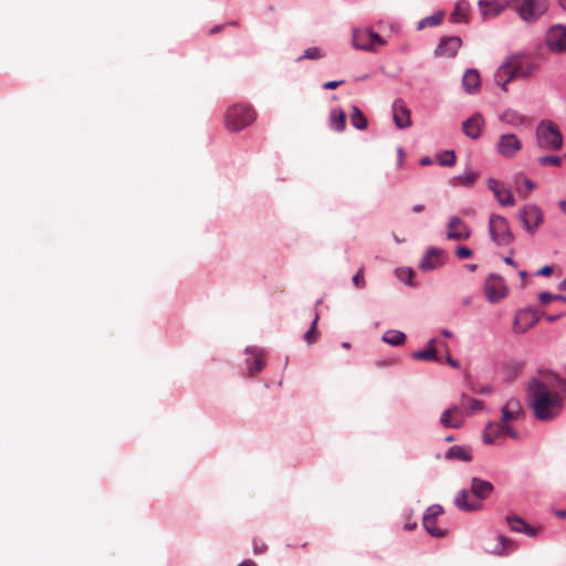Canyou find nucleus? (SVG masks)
Returning a JSON list of instances; mask_svg holds the SVG:
<instances>
[{"mask_svg": "<svg viewBox=\"0 0 566 566\" xmlns=\"http://www.w3.org/2000/svg\"><path fill=\"white\" fill-rule=\"evenodd\" d=\"M538 163L542 165V166H547V165H552V166H560L562 164V158L558 157V156H542L538 158Z\"/></svg>", "mask_w": 566, "mask_h": 566, "instance_id": "nucleus-44", "label": "nucleus"}, {"mask_svg": "<svg viewBox=\"0 0 566 566\" xmlns=\"http://www.w3.org/2000/svg\"><path fill=\"white\" fill-rule=\"evenodd\" d=\"M513 9L525 22L537 21L548 9L547 0H509Z\"/></svg>", "mask_w": 566, "mask_h": 566, "instance_id": "nucleus-5", "label": "nucleus"}, {"mask_svg": "<svg viewBox=\"0 0 566 566\" xmlns=\"http://www.w3.org/2000/svg\"><path fill=\"white\" fill-rule=\"evenodd\" d=\"M256 118L254 108L244 103L230 106L224 114L226 127L231 132H239L251 125Z\"/></svg>", "mask_w": 566, "mask_h": 566, "instance_id": "nucleus-3", "label": "nucleus"}, {"mask_svg": "<svg viewBox=\"0 0 566 566\" xmlns=\"http://www.w3.org/2000/svg\"><path fill=\"white\" fill-rule=\"evenodd\" d=\"M517 218L521 221L523 229L530 235H534L536 230L544 222V212L538 206L527 203L518 210Z\"/></svg>", "mask_w": 566, "mask_h": 566, "instance_id": "nucleus-8", "label": "nucleus"}, {"mask_svg": "<svg viewBox=\"0 0 566 566\" xmlns=\"http://www.w3.org/2000/svg\"><path fill=\"white\" fill-rule=\"evenodd\" d=\"M398 158H399L398 165H399V167H401L402 163L405 160V153H403L402 148H398Z\"/></svg>", "mask_w": 566, "mask_h": 566, "instance_id": "nucleus-54", "label": "nucleus"}, {"mask_svg": "<svg viewBox=\"0 0 566 566\" xmlns=\"http://www.w3.org/2000/svg\"><path fill=\"white\" fill-rule=\"evenodd\" d=\"M522 148L520 139L514 134L502 135L497 143L499 153L506 158L515 156Z\"/></svg>", "mask_w": 566, "mask_h": 566, "instance_id": "nucleus-16", "label": "nucleus"}, {"mask_svg": "<svg viewBox=\"0 0 566 566\" xmlns=\"http://www.w3.org/2000/svg\"><path fill=\"white\" fill-rule=\"evenodd\" d=\"M504 262L509 265L516 266V263L514 262V260L511 256H505Z\"/></svg>", "mask_w": 566, "mask_h": 566, "instance_id": "nucleus-58", "label": "nucleus"}, {"mask_svg": "<svg viewBox=\"0 0 566 566\" xmlns=\"http://www.w3.org/2000/svg\"><path fill=\"white\" fill-rule=\"evenodd\" d=\"M455 255L459 258V259H468L472 255V251L471 249L467 248V247H459L457 250H455Z\"/></svg>", "mask_w": 566, "mask_h": 566, "instance_id": "nucleus-50", "label": "nucleus"}, {"mask_svg": "<svg viewBox=\"0 0 566 566\" xmlns=\"http://www.w3.org/2000/svg\"><path fill=\"white\" fill-rule=\"evenodd\" d=\"M447 258L448 254L444 250L439 248H431L427 251V254L420 263V268L424 271L437 269L444 263Z\"/></svg>", "mask_w": 566, "mask_h": 566, "instance_id": "nucleus-18", "label": "nucleus"}, {"mask_svg": "<svg viewBox=\"0 0 566 566\" xmlns=\"http://www.w3.org/2000/svg\"><path fill=\"white\" fill-rule=\"evenodd\" d=\"M503 436H509L517 440L520 434L514 430L511 424H505L501 420L499 422H489L483 431V441L488 444L495 443L496 440Z\"/></svg>", "mask_w": 566, "mask_h": 566, "instance_id": "nucleus-9", "label": "nucleus"}, {"mask_svg": "<svg viewBox=\"0 0 566 566\" xmlns=\"http://www.w3.org/2000/svg\"><path fill=\"white\" fill-rule=\"evenodd\" d=\"M483 125H484V119H483L482 115L476 113V114L472 115L470 118H468L465 122H463L462 130L468 137H470L472 139H476V138H479V136L481 134V129H482Z\"/></svg>", "mask_w": 566, "mask_h": 566, "instance_id": "nucleus-22", "label": "nucleus"}, {"mask_svg": "<svg viewBox=\"0 0 566 566\" xmlns=\"http://www.w3.org/2000/svg\"><path fill=\"white\" fill-rule=\"evenodd\" d=\"M410 109L403 99H396L392 103V117L396 126L403 129L411 126Z\"/></svg>", "mask_w": 566, "mask_h": 566, "instance_id": "nucleus-15", "label": "nucleus"}, {"mask_svg": "<svg viewBox=\"0 0 566 566\" xmlns=\"http://www.w3.org/2000/svg\"><path fill=\"white\" fill-rule=\"evenodd\" d=\"M484 293L489 302H500L507 294L504 280L500 275L491 274L485 281Z\"/></svg>", "mask_w": 566, "mask_h": 566, "instance_id": "nucleus-10", "label": "nucleus"}, {"mask_svg": "<svg viewBox=\"0 0 566 566\" xmlns=\"http://www.w3.org/2000/svg\"><path fill=\"white\" fill-rule=\"evenodd\" d=\"M342 83H343V81H329V82H326V83L323 84V88H325V90H335Z\"/></svg>", "mask_w": 566, "mask_h": 566, "instance_id": "nucleus-51", "label": "nucleus"}, {"mask_svg": "<svg viewBox=\"0 0 566 566\" xmlns=\"http://www.w3.org/2000/svg\"><path fill=\"white\" fill-rule=\"evenodd\" d=\"M444 513V510L441 505L439 504H433L431 506H429L424 514H423V517L422 518H429V520H436L442 515Z\"/></svg>", "mask_w": 566, "mask_h": 566, "instance_id": "nucleus-42", "label": "nucleus"}, {"mask_svg": "<svg viewBox=\"0 0 566 566\" xmlns=\"http://www.w3.org/2000/svg\"><path fill=\"white\" fill-rule=\"evenodd\" d=\"M461 406L470 412H476L483 409V401L467 395H462Z\"/></svg>", "mask_w": 566, "mask_h": 566, "instance_id": "nucleus-39", "label": "nucleus"}, {"mask_svg": "<svg viewBox=\"0 0 566 566\" xmlns=\"http://www.w3.org/2000/svg\"><path fill=\"white\" fill-rule=\"evenodd\" d=\"M513 521H514V523H520L523 526V532L522 533H524V534H526V535H528L531 537H535L538 534V530L532 527L524 520H513Z\"/></svg>", "mask_w": 566, "mask_h": 566, "instance_id": "nucleus-46", "label": "nucleus"}, {"mask_svg": "<svg viewBox=\"0 0 566 566\" xmlns=\"http://www.w3.org/2000/svg\"><path fill=\"white\" fill-rule=\"evenodd\" d=\"M493 484L489 481L473 478L471 481V494L480 503L485 500L493 492Z\"/></svg>", "mask_w": 566, "mask_h": 566, "instance_id": "nucleus-23", "label": "nucleus"}, {"mask_svg": "<svg viewBox=\"0 0 566 566\" xmlns=\"http://www.w3.org/2000/svg\"><path fill=\"white\" fill-rule=\"evenodd\" d=\"M416 526H417V523H406L405 530L412 531L416 528Z\"/></svg>", "mask_w": 566, "mask_h": 566, "instance_id": "nucleus-59", "label": "nucleus"}, {"mask_svg": "<svg viewBox=\"0 0 566 566\" xmlns=\"http://www.w3.org/2000/svg\"><path fill=\"white\" fill-rule=\"evenodd\" d=\"M500 119L512 126H521L526 123L525 116L513 109H507L503 112L502 115L500 116Z\"/></svg>", "mask_w": 566, "mask_h": 566, "instance_id": "nucleus-34", "label": "nucleus"}, {"mask_svg": "<svg viewBox=\"0 0 566 566\" xmlns=\"http://www.w3.org/2000/svg\"><path fill=\"white\" fill-rule=\"evenodd\" d=\"M447 361L450 366H452L453 368H458L459 367V364L458 361H455L454 359H452L450 356L447 357Z\"/></svg>", "mask_w": 566, "mask_h": 566, "instance_id": "nucleus-57", "label": "nucleus"}, {"mask_svg": "<svg viewBox=\"0 0 566 566\" xmlns=\"http://www.w3.org/2000/svg\"><path fill=\"white\" fill-rule=\"evenodd\" d=\"M536 72L537 65L531 57L515 54L500 65L494 74V81L503 91H507L506 85L514 78H528Z\"/></svg>", "mask_w": 566, "mask_h": 566, "instance_id": "nucleus-2", "label": "nucleus"}, {"mask_svg": "<svg viewBox=\"0 0 566 566\" xmlns=\"http://www.w3.org/2000/svg\"><path fill=\"white\" fill-rule=\"evenodd\" d=\"M558 207H559L560 211L566 214V199L565 200H559L558 201Z\"/></svg>", "mask_w": 566, "mask_h": 566, "instance_id": "nucleus-56", "label": "nucleus"}, {"mask_svg": "<svg viewBox=\"0 0 566 566\" xmlns=\"http://www.w3.org/2000/svg\"><path fill=\"white\" fill-rule=\"evenodd\" d=\"M469 9L470 4L467 0H459L450 15V21L453 23L467 22Z\"/></svg>", "mask_w": 566, "mask_h": 566, "instance_id": "nucleus-30", "label": "nucleus"}, {"mask_svg": "<svg viewBox=\"0 0 566 566\" xmlns=\"http://www.w3.org/2000/svg\"><path fill=\"white\" fill-rule=\"evenodd\" d=\"M513 520H522V518L518 517V516H507L506 517V522H507L510 528L513 532L522 533L523 532V526L520 523H514Z\"/></svg>", "mask_w": 566, "mask_h": 566, "instance_id": "nucleus-48", "label": "nucleus"}, {"mask_svg": "<svg viewBox=\"0 0 566 566\" xmlns=\"http://www.w3.org/2000/svg\"><path fill=\"white\" fill-rule=\"evenodd\" d=\"M329 125L337 133L344 132L346 127L345 113L342 109L332 111L329 114Z\"/></svg>", "mask_w": 566, "mask_h": 566, "instance_id": "nucleus-33", "label": "nucleus"}, {"mask_svg": "<svg viewBox=\"0 0 566 566\" xmlns=\"http://www.w3.org/2000/svg\"><path fill=\"white\" fill-rule=\"evenodd\" d=\"M442 335L446 336V337H451L452 336V333L449 331V329H442Z\"/></svg>", "mask_w": 566, "mask_h": 566, "instance_id": "nucleus-63", "label": "nucleus"}, {"mask_svg": "<svg viewBox=\"0 0 566 566\" xmlns=\"http://www.w3.org/2000/svg\"><path fill=\"white\" fill-rule=\"evenodd\" d=\"M317 321H318V314L315 315L311 328L304 335V339L306 340V343L308 345L315 343L318 338L319 333L316 328Z\"/></svg>", "mask_w": 566, "mask_h": 566, "instance_id": "nucleus-41", "label": "nucleus"}, {"mask_svg": "<svg viewBox=\"0 0 566 566\" xmlns=\"http://www.w3.org/2000/svg\"><path fill=\"white\" fill-rule=\"evenodd\" d=\"M536 142L542 149L559 150L563 147V135L554 122L544 119L536 127Z\"/></svg>", "mask_w": 566, "mask_h": 566, "instance_id": "nucleus-4", "label": "nucleus"}, {"mask_svg": "<svg viewBox=\"0 0 566 566\" xmlns=\"http://www.w3.org/2000/svg\"><path fill=\"white\" fill-rule=\"evenodd\" d=\"M488 188L492 191L497 202L503 207L515 206V199L510 188H507L502 181L489 178L486 180Z\"/></svg>", "mask_w": 566, "mask_h": 566, "instance_id": "nucleus-11", "label": "nucleus"}, {"mask_svg": "<svg viewBox=\"0 0 566 566\" xmlns=\"http://www.w3.org/2000/svg\"><path fill=\"white\" fill-rule=\"evenodd\" d=\"M489 231L492 240L497 245H507L514 241V234L510 229L506 218L492 213L489 220Z\"/></svg>", "mask_w": 566, "mask_h": 566, "instance_id": "nucleus-7", "label": "nucleus"}, {"mask_svg": "<svg viewBox=\"0 0 566 566\" xmlns=\"http://www.w3.org/2000/svg\"><path fill=\"white\" fill-rule=\"evenodd\" d=\"M431 164H432V160H431V158H430V157H422V158L420 159V165H421V166H428V165H431Z\"/></svg>", "mask_w": 566, "mask_h": 566, "instance_id": "nucleus-55", "label": "nucleus"}, {"mask_svg": "<svg viewBox=\"0 0 566 566\" xmlns=\"http://www.w3.org/2000/svg\"><path fill=\"white\" fill-rule=\"evenodd\" d=\"M426 209L424 205L418 203L412 207V212L420 213Z\"/></svg>", "mask_w": 566, "mask_h": 566, "instance_id": "nucleus-53", "label": "nucleus"}, {"mask_svg": "<svg viewBox=\"0 0 566 566\" xmlns=\"http://www.w3.org/2000/svg\"><path fill=\"white\" fill-rule=\"evenodd\" d=\"M471 235L470 227L460 218L451 217L447 224V239L452 241L468 240Z\"/></svg>", "mask_w": 566, "mask_h": 566, "instance_id": "nucleus-12", "label": "nucleus"}, {"mask_svg": "<svg viewBox=\"0 0 566 566\" xmlns=\"http://www.w3.org/2000/svg\"><path fill=\"white\" fill-rule=\"evenodd\" d=\"M463 412L458 406L444 410L440 418V423L444 428H460L463 424Z\"/></svg>", "mask_w": 566, "mask_h": 566, "instance_id": "nucleus-20", "label": "nucleus"}, {"mask_svg": "<svg viewBox=\"0 0 566 566\" xmlns=\"http://www.w3.org/2000/svg\"><path fill=\"white\" fill-rule=\"evenodd\" d=\"M239 566H256V564L250 559L242 562Z\"/></svg>", "mask_w": 566, "mask_h": 566, "instance_id": "nucleus-60", "label": "nucleus"}, {"mask_svg": "<svg viewBox=\"0 0 566 566\" xmlns=\"http://www.w3.org/2000/svg\"><path fill=\"white\" fill-rule=\"evenodd\" d=\"M352 41L355 49L367 52H376L386 44V41L377 32L367 28L354 29Z\"/></svg>", "mask_w": 566, "mask_h": 566, "instance_id": "nucleus-6", "label": "nucleus"}, {"mask_svg": "<svg viewBox=\"0 0 566 566\" xmlns=\"http://www.w3.org/2000/svg\"><path fill=\"white\" fill-rule=\"evenodd\" d=\"M437 343L436 338H431L426 349L412 353L411 357L416 360H438Z\"/></svg>", "mask_w": 566, "mask_h": 566, "instance_id": "nucleus-29", "label": "nucleus"}, {"mask_svg": "<svg viewBox=\"0 0 566 566\" xmlns=\"http://www.w3.org/2000/svg\"><path fill=\"white\" fill-rule=\"evenodd\" d=\"M479 178V174L473 170H468L462 175L455 176L450 179L449 184L452 187H472Z\"/></svg>", "mask_w": 566, "mask_h": 566, "instance_id": "nucleus-31", "label": "nucleus"}, {"mask_svg": "<svg viewBox=\"0 0 566 566\" xmlns=\"http://www.w3.org/2000/svg\"><path fill=\"white\" fill-rule=\"evenodd\" d=\"M454 503L457 507L464 512H472L480 510L482 504L473 497V495H470L469 491L463 489L458 492Z\"/></svg>", "mask_w": 566, "mask_h": 566, "instance_id": "nucleus-21", "label": "nucleus"}, {"mask_svg": "<svg viewBox=\"0 0 566 566\" xmlns=\"http://www.w3.org/2000/svg\"><path fill=\"white\" fill-rule=\"evenodd\" d=\"M524 411L522 403L517 398H510L506 403L502 407L501 421L505 424H510L512 421L523 418Z\"/></svg>", "mask_w": 566, "mask_h": 566, "instance_id": "nucleus-17", "label": "nucleus"}, {"mask_svg": "<svg viewBox=\"0 0 566 566\" xmlns=\"http://www.w3.org/2000/svg\"><path fill=\"white\" fill-rule=\"evenodd\" d=\"M556 516H558L559 518H566V510L557 511Z\"/></svg>", "mask_w": 566, "mask_h": 566, "instance_id": "nucleus-61", "label": "nucleus"}, {"mask_svg": "<svg viewBox=\"0 0 566 566\" xmlns=\"http://www.w3.org/2000/svg\"><path fill=\"white\" fill-rule=\"evenodd\" d=\"M462 85L464 91L469 94L479 92L481 86L480 73L475 69L467 70L462 78Z\"/></svg>", "mask_w": 566, "mask_h": 566, "instance_id": "nucleus-25", "label": "nucleus"}, {"mask_svg": "<svg viewBox=\"0 0 566 566\" xmlns=\"http://www.w3.org/2000/svg\"><path fill=\"white\" fill-rule=\"evenodd\" d=\"M248 370L251 376L258 374L265 366V358L261 350L252 349L247 358Z\"/></svg>", "mask_w": 566, "mask_h": 566, "instance_id": "nucleus-27", "label": "nucleus"}, {"mask_svg": "<svg viewBox=\"0 0 566 566\" xmlns=\"http://www.w3.org/2000/svg\"><path fill=\"white\" fill-rule=\"evenodd\" d=\"M461 39L459 36H444L440 40L436 49V55L440 57H453L461 46Z\"/></svg>", "mask_w": 566, "mask_h": 566, "instance_id": "nucleus-19", "label": "nucleus"}, {"mask_svg": "<svg viewBox=\"0 0 566 566\" xmlns=\"http://www.w3.org/2000/svg\"><path fill=\"white\" fill-rule=\"evenodd\" d=\"M560 7L566 10V0H558Z\"/></svg>", "mask_w": 566, "mask_h": 566, "instance_id": "nucleus-64", "label": "nucleus"}, {"mask_svg": "<svg viewBox=\"0 0 566 566\" xmlns=\"http://www.w3.org/2000/svg\"><path fill=\"white\" fill-rule=\"evenodd\" d=\"M396 275L400 281H402L409 285H413L412 281H411L413 277V271L411 269H409V268L397 269Z\"/></svg>", "mask_w": 566, "mask_h": 566, "instance_id": "nucleus-43", "label": "nucleus"}, {"mask_svg": "<svg viewBox=\"0 0 566 566\" xmlns=\"http://www.w3.org/2000/svg\"><path fill=\"white\" fill-rule=\"evenodd\" d=\"M515 551V544L512 539L500 535L496 543L486 548V553L497 556H506Z\"/></svg>", "mask_w": 566, "mask_h": 566, "instance_id": "nucleus-24", "label": "nucleus"}, {"mask_svg": "<svg viewBox=\"0 0 566 566\" xmlns=\"http://www.w3.org/2000/svg\"><path fill=\"white\" fill-rule=\"evenodd\" d=\"M547 46L556 53H560L566 50V27L556 24L549 28L546 34Z\"/></svg>", "mask_w": 566, "mask_h": 566, "instance_id": "nucleus-13", "label": "nucleus"}, {"mask_svg": "<svg viewBox=\"0 0 566 566\" xmlns=\"http://www.w3.org/2000/svg\"><path fill=\"white\" fill-rule=\"evenodd\" d=\"M514 185L516 192L523 199H526L528 195L535 189V184L522 174L515 177Z\"/></svg>", "mask_w": 566, "mask_h": 566, "instance_id": "nucleus-28", "label": "nucleus"}, {"mask_svg": "<svg viewBox=\"0 0 566 566\" xmlns=\"http://www.w3.org/2000/svg\"><path fill=\"white\" fill-rule=\"evenodd\" d=\"M382 340L387 344L399 346L406 342V335L400 331H387L382 335Z\"/></svg>", "mask_w": 566, "mask_h": 566, "instance_id": "nucleus-38", "label": "nucleus"}, {"mask_svg": "<svg viewBox=\"0 0 566 566\" xmlns=\"http://www.w3.org/2000/svg\"><path fill=\"white\" fill-rule=\"evenodd\" d=\"M438 161L441 166L453 167L457 161L454 151L453 150H444L443 153L439 154Z\"/></svg>", "mask_w": 566, "mask_h": 566, "instance_id": "nucleus-40", "label": "nucleus"}, {"mask_svg": "<svg viewBox=\"0 0 566 566\" xmlns=\"http://www.w3.org/2000/svg\"><path fill=\"white\" fill-rule=\"evenodd\" d=\"M422 524L426 531L433 537H444L448 533L446 528L437 525L436 520L422 518Z\"/></svg>", "mask_w": 566, "mask_h": 566, "instance_id": "nucleus-37", "label": "nucleus"}, {"mask_svg": "<svg viewBox=\"0 0 566 566\" xmlns=\"http://www.w3.org/2000/svg\"><path fill=\"white\" fill-rule=\"evenodd\" d=\"M538 321L539 316L535 311L531 308L521 310L515 315L513 329L515 333L523 334L535 326Z\"/></svg>", "mask_w": 566, "mask_h": 566, "instance_id": "nucleus-14", "label": "nucleus"}, {"mask_svg": "<svg viewBox=\"0 0 566 566\" xmlns=\"http://www.w3.org/2000/svg\"><path fill=\"white\" fill-rule=\"evenodd\" d=\"M553 273V268L549 266V265H545L543 266L538 272L537 274L538 275H543V276H548Z\"/></svg>", "mask_w": 566, "mask_h": 566, "instance_id": "nucleus-52", "label": "nucleus"}, {"mask_svg": "<svg viewBox=\"0 0 566 566\" xmlns=\"http://www.w3.org/2000/svg\"><path fill=\"white\" fill-rule=\"evenodd\" d=\"M538 300L542 304L546 305L552 301H556L557 296H555V294H551L548 292H542L538 295Z\"/></svg>", "mask_w": 566, "mask_h": 566, "instance_id": "nucleus-49", "label": "nucleus"}, {"mask_svg": "<svg viewBox=\"0 0 566 566\" xmlns=\"http://www.w3.org/2000/svg\"><path fill=\"white\" fill-rule=\"evenodd\" d=\"M450 460L470 461L472 459L471 449L462 446L450 448L446 454Z\"/></svg>", "mask_w": 566, "mask_h": 566, "instance_id": "nucleus-32", "label": "nucleus"}, {"mask_svg": "<svg viewBox=\"0 0 566 566\" xmlns=\"http://www.w3.org/2000/svg\"><path fill=\"white\" fill-rule=\"evenodd\" d=\"M323 56L321 50L318 48H308L305 50L304 52V55L303 57L304 59H310V60H317V59H321Z\"/></svg>", "mask_w": 566, "mask_h": 566, "instance_id": "nucleus-47", "label": "nucleus"}, {"mask_svg": "<svg viewBox=\"0 0 566 566\" xmlns=\"http://www.w3.org/2000/svg\"><path fill=\"white\" fill-rule=\"evenodd\" d=\"M353 284L356 289H364L366 286L364 268H360L353 276Z\"/></svg>", "mask_w": 566, "mask_h": 566, "instance_id": "nucleus-45", "label": "nucleus"}, {"mask_svg": "<svg viewBox=\"0 0 566 566\" xmlns=\"http://www.w3.org/2000/svg\"><path fill=\"white\" fill-rule=\"evenodd\" d=\"M444 18L443 11H438L432 15L426 17L419 21L417 29L422 30L429 27H437L442 23Z\"/></svg>", "mask_w": 566, "mask_h": 566, "instance_id": "nucleus-35", "label": "nucleus"}, {"mask_svg": "<svg viewBox=\"0 0 566 566\" xmlns=\"http://www.w3.org/2000/svg\"><path fill=\"white\" fill-rule=\"evenodd\" d=\"M562 315H547L546 319L548 322H555L557 318H559Z\"/></svg>", "mask_w": 566, "mask_h": 566, "instance_id": "nucleus-62", "label": "nucleus"}, {"mask_svg": "<svg viewBox=\"0 0 566 566\" xmlns=\"http://www.w3.org/2000/svg\"><path fill=\"white\" fill-rule=\"evenodd\" d=\"M353 113L350 114V123L352 125L360 130H364L367 128L368 122L365 117V115L361 113V111L357 106H352Z\"/></svg>", "mask_w": 566, "mask_h": 566, "instance_id": "nucleus-36", "label": "nucleus"}, {"mask_svg": "<svg viewBox=\"0 0 566 566\" xmlns=\"http://www.w3.org/2000/svg\"><path fill=\"white\" fill-rule=\"evenodd\" d=\"M478 4L484 20L494 18L504 10V6L496 0H480Z\"/></svg>", "mask_w": 566, "mask_h": 566, "instance_id": "nucleus-26", "label": "nucleus"}, {"mask_svg": "<svg viewBox=\"0 0 566 566\" xmlns=\"http://www.w3.org/2000/svg\"><path fill=\"white\" fill-rule=\"evenodd\" d=\"M562 380L556 375H548L545 379H533L527 386V401L535 417L548 421L557 417L563 409V398L556 391Z\"/></svg>", "mask_w": 566, "mask_h": 566, "instance_id": "nucleus-1", "label": "nucleus"}]
</instances>
